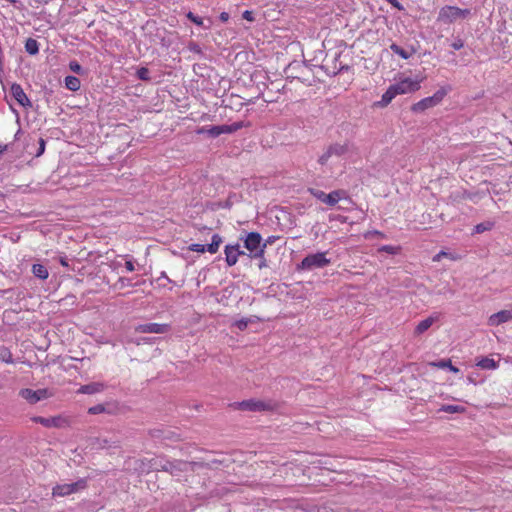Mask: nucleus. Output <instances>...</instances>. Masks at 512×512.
Returning a JSON list of instances; mask_svg holds the SVG:
<instances>
[{"label":"nucleus","instance_id":"nucleus-1","mask_svg":"<svg viewBox=\"0 0 512 512\" xmlns=\"http://www.w3.org/2000/svg\"><path fill=\"white\" fill-rule=\"evenodd\" d=\"M349 150L348 143H332L323 149L318 157V164L321 166H329L334 158H340Z\"/></svg>","mask_w":512,"mask_h":512},{"label":"nucleus","instance_id":"nucleus-2","mask_svg":"<svg viewBox=\"0 0 512 512\" xmlns=\"http://www.w3.org/2000/svg\"><path fill=\"white\" fill-rule=\"evenodd\" d=\"M151 466L156 471H164L170 473L172 476H180L181 473L185 472L186 463L184 460L180 459L170 461L164 458H158L152 460Z\"/></svg>","mask_w":512,"mask_h":512},{"label":"nucleus","instance_id":"nucleus-3","mask_svg":"<svg viewBox=\"0 0 512 512\" xmlns=\"http://www.w3.org/2000/svg\"><path fill=\"white\" fill-rule=\"evenodd\" d=\"M244 246L251 252L250 257L262 258L265 252L266 243L262 244V237L258 232H250L244 239Z\"/></svg>","mask_w":512,"mask_h":512},{"label":"nucleus","instance_id":"nucleus-4","mask_svg":"<svg viewBox=\"0 0 512 512\" xmlns=\"http://www.w3.org/2000/svg\"><path fill=\"white\" fill-rule=\"evenodd\" d=\"M309 192L319 201L327 204L328 206H335L339 200L346 197L347 193L345 190L338 189L326 194L322 190L310 188Z\"/></svg>","mask_w":512,"mask_h":512},{"label":"nucleus","instance_id":"nucleus-5","mask_svg":"<svg viewBox=\"0 0 512 512\" xmlns=\"http://www.w3.org/2000/svg\"><path fill=\"white\" fill-rule=\"evenodd\" d=\"M85 487V479H80L74 483L57 484L52 489V495L54 497H64L83 490Z\"/></svg>","mask_w":512,"mask_h":512},{"label":"nucleus","instance_id":"nucleus-6","mask_svg":"<svg viewBox=\"0 0 512 512\" xmlns=\"http://www.w3.org/2000/svg\"><path fill=\"white\" fill-rule=\"evenodd\" d=\"M471 14L469 9H461L454 6H445L439 12V19L444 22H453L457 19H465Z\"/></svg>","mask_w":512,"mask_h":512},{"label":"nucleus","instance_id":"nucleus-7","mask_svg":"<svg viewBox=\"0 0 512 512\" xmlns=\"http://www.w3.org/2000/svg\"><path fill=\"white\" fill-rule=\"evenodd\" d=\"M330 264V260L326 258L325 252H318L307 255L301 262L300 267L305 270L314 268H322Z\"/></svg>","mask_w":512,"mask_h":512},{"label":"nucleus","instance_id":"nucleus-8","mask_svg":"<svg viewBox=\"0 0 512 512\" xmlns=\"http://www.w3.org/2000/svg\"><path fill=\"white\" fill-rule=\"evenodd\" d=\"M445 96L443 90H438L433 96L426 97L419 102L413 104L411 110L415 113H422L428 108H432L439 104Z\"/></svg>","mask_w":512,"mask_h":512},{"label":"nucleus","instance_id":"nucleus-9","mask_svg":"<svg viewBox=\"0 0 512 512\" xmlns=\"http://www.w3.org/2000/svg\"><path fill=\"white\" fill-rule=\"evenodd\" d=\"M19 396L25 399L30 404H36L37 402L47 399L52 396L48 389L32 390L24 388L19 391Z\"/></svg>","mask_w":512,"mask_h":512},{"label":"nucleus","instance_id":"nucleus-10","mask_svg":"<svg viewBox=\"0 0 512 512\" xmlns=\"http://www.w3.org/2000/svg\"><path fill=\"white\" fill-rule=\"evenodd\" d=\"M244 126L243 122H234L230 125L224 124V125H218V126H211L208 130V136L212 138H216L220 136L221 134H231L239 129H241Z\"/></svg>","mask_w":512,"mask_h":512},{"label":"nucleus","instance_id":"nucleus-11","mask_svg":"<svg viewBox=\"0 0 512 512\" xmlns=\"http://www.w3.org/2000/svg\"><path fill=\"white\" fill-rule=\"evenodd\" d=\"M394 90L398 94H407L412 93L420 89V82L417 80H412L410 78H406L394 85H392Z\"/></svg>","mask_w":512,"mask_h":512},{"label":"nucleus","instance_id":"nucleus-12","mask_svg":"<svg viewBox=\"0 0 512 512\" xmlns=\"http://www.w3.org/2000/svg\"><path fill=\"white\" fill-rule=\"evenodd\" d=\"M170 329L169 324L147 323L138 325L135 330L139 333L164 334Z\"/></svg>","mask_w":512,"mask_h":512},{"label":"nucleus","instance_id":"nucleus-13","mask_svg":"<svg viewBox=\"0 0 512 512\" xmlns=\"http://www.w3.org/2000/svg\"><path fill=\"white\" fill-rule=\"evenodd\" d=\"M10 92H11V95L13 96V98L21 106H23V107H30L32 105L31 101L29 100V98L27 97V95L25 94L24 90L22 89V87L19 84L13 83L11 85Z\"/></svg>","mask_w":512,"mask_h":512},{"label":"nucleus","instance_id":"nucleus-14","mask_svg":"<svg viewBox=\"0 0 512 512\" xmlns=\"http://www.w3.org/2000/svg\"><path fill=\"white\" fill-rule=\"evenodd\" d=\"M32 421L35 423H39L46 428H51V427L60 428L66 422L61 416H55V417H49V418H45V417H41V416H34V417H32Z\"/></svg>","mask_w":512,"mask_h":512},{"label":"nucleus","instance_id":"nucleus-15","mask_svg":"<svg viewBox=\"0 0 512 512\" xmlns=\"http://www.w3.org/2000/svg\"><path fill=\"white\" fill-rule=\"evenodd\" d=\"M512 320V309L511 310H501L497 313L492 314L488 318L489 326H498L502 323L508 322Z\"/></svg>","mask_w":512,"mask_h":512},{"label":"nucleus","instance_id":"nucleus-16","mask_svg":"<svg viewBox=\"0 0 512 512\" xmlns=\"http://www.w3.org/2000/svg\"><path fill=\"white\" fill-rule=\"evenodd\" d=\"M239 408L246 411H264L270 408L268 404L259 400H246L239 403Z\"/></svg>","mask_w":512,"mask_h":512},{"label":"nucleus","instance_id":"nucleus-17","mask_svg":"<svg viewBox=\"0 0 512 512\" xmlns=\"http://www.w3.org/2000/svg\"><path fill=\"white\" fill-rule=\"evenodd\" d=\"M225 260L228 266H233L237 263L239 257V244L225 246Z\"/></svg>","mask_w":512,"mask_h":512},{"label":"nucleus","instance_id":"nucleus-18","mask_svg":"<svg viewBox=\"0 0 512 512\" xmlns=\"http://www.w3.org/2000/svg\"><path fill=\"white\" fill-rule=\"evenodd\" d=\"M93 446L99 449H116L120 447V441L99 437L94 440Z\"/></svg>","mask_w":512,"mask_h":512},{"label":"nucleus","instance_id":"nucleus-19","mask_svg":"<svg viewBox=\"0 0 512 512\" xmlns=\"http://www.w3.org/2000/svg\"><path fill=\"white\" fill-rule=\"evenodd\" d=\"M104 389H105V385L103 383L92 382V383H89L86 385H82L79 388L78 393L91 395V394L102 392Z\"/></svg>","mask_w":512,"mask_h":512},{"label":"nucleus","instance_id":"nucleus-20","mask_svg":"<svg viewBox=\"0 0 512 512\" xmlns=\"http://www.w3.org/2000/svg\"><path fill=\"white\" fill-rule=\"evenodd\" d=\"M438 318H439L438 315H435V316L432 315V316H429L428 318L420 321L414 330V334L420 335V334L424 333L433 325L434 322H436L438 320Z\"/></svg>","mask_w":512,"mask_h":512},{"label":"nucleus","instance_id":"nucleus-21","mask_svg":"<svg viewBox=\"0 0 512 512\" xmlns=\"http://www.w3.org/2000/svg\"><path fill=\"white\" fill-rule=\"evenodd\" d=\"M301 469L293 464H285L278 469L279 475L287 479L289 483L292 482L291 476L295 475V472H300Z\"/></svg>","mask_w":512,"mask_h":512},{"label":"nucleus","instance_id":"nucleus-22","mask_svg":"<svg viewBox=\"0 0 512 512\" xmlns=\"http://www.w3.org/2000/svg\"><path fill=\"white\" fill-rule=\"evenodd\" d=\"M390 49L395 54L399 55L401 58H403L405 60L409 59L415 53V50L413 48H411L410 50H406L395 43H392L390 45Z\"/></svg>","mask_w":512,"mask_h":512},{"label":"nucleus","instance_id":"nucleus-23","mask_svg":"<svg viewBox=\"0 0 512 512\" xmlns=\"http://www.w3.org/2000/svg\"><path fill=\"white\" fill-rule=\"evenodd\" d=\"M32 273L34 274L35 277L42 280L47 279L49 276L47 268L41 264H34L32 266Z\"/></svg>","mask_w":512,"mask_h":512},{"label":"nucleus","instance_id":"nucleus-24","mask_svg":"<svg viewBox=\"0 0 512 512\" xmlns=\"http://www.w3.org/2000/svg\"><path fill=\"white\" fill-rule=\"evenodd\" d=\"M81 82L79 78L75 76H67L65 78V86L70 91H77L80 89Z\"/></svg>","mask_w":512,"mask_h":512},{"label":"nucleus","instance_id":"nucleus-25","mask_svg":"<svg viewBox=\"0 0 512 512\" xmlns=\"http://www.w3.org/2000/svg\"><path fill=\"white\" fill-rule=\"evenodd\" d=\"M397 95L396 91L394 90L393 86L391 85L387 91L383 94L381 101L379 104L381 106H387L392 99Z\"/></svg>","mask_w":512,"mask_h":512},{"label":"nucleus","instance_id":"nucleus-26","mask_svg":"<svg viewBox=\"0 0 512 512\" xmlns=\"http://www.w3.org/2000/svg\"><path fill=\"white\" fill-rule=\"evenodd\" d=\"M25 50L30 55H36L39 52L38 42L33 38H28L25 43Z\"/></svg>","mask_w":512,"mask_h":512},{"label":"nucleus","instance_id":"nucleus-27","mask_svg":"<svg viewBox=\"0 0 512 512\" xmlns=\"http://www.w3.org/2000/svg\"><path fill=\"white\" fill-rule=\"evenodd\" d=\"M439 411L446 413H464L466 411L464 406L460 405H443Z\"/></svg>","mask_w":512,"mask_h":512},{"label":"nucleus","instance_id":"nucleus-28","mask_svg":"<svg viewBox=\"0 0 512 512\" xmlns=\"http://www.w3.org/2000/svg\"><path fill=\"white\" fill-rule=\"evenodd\" d=\"M187 18L189 20H191L194 24L198 25V26H202L204 27L205 29H210L211 28V25H212V21L209 19V24L208 25H204V22L202 20V18H200L199 16H196L194 13L192 12H188L187 13Z\"/></svg>","mask_w":512,"mask_h":512},{"label":"nucleus","instance_id":"nucleus-29","mask_svg":"<svg viewBox=\"0 0 512 512\" xmlns=\"http://www.w3.org/2000/svg\"><path fill=\"white\" fill-rule=\"evenodd\" d=\"M185 472L192 471L194 472L197 469L200 468H206V462L203 461H185Z\"/></svg>","mask_w":512,"mask_h":512},{"label":"nucleus","instance_id":"nucleus-30","mask_svg":"<svg viewBox=\"0 0 512 512\" xmlns=\"http://www.w3.org/2000/svg\"><path fill=\"white\" fill-rule=\"evenodd\" d=\"M477 366L482 369H495L497 367V363L491 358L484 357L477 363Z\"/></svg>","mask_w":512,"mask_h":512},{"label":"nucleus","instance_id":"nucleus-31","mask_svg":"<svg viewBox=\"0 0 512 512\" xmlns=\"http://www.w3.org/2000/svg\"><path fill=\"white\" fill-rule=\"evenodd\" d=\"M0 361L5 363H13V358L10 350L4 346H0Z\"/></svg>","mask_w":512,"mask_h":512},{"label":"nucleus","instance_id":"nucleus-32","mask_svg":"<svg viewBox=\"0 0 512 512\" xmlns=\"http://www.w3.org/2000/svg\"><path fill=\"white\" fill-rule=\"evenodd\" d=\"M493 227V223L492 222H483V223H479L475 226L474 228V233H483L485 231H489L491 230Z\"/></svg>","mask_w":512,"mask_h":512},{"label":"nucleus","instance_id":"nucleus-33","mask_svg":"<svg viewBox=\"0 0 512 512\" xmlns=\"http://www.w3.org/2000/svg\"><path fill=\"white\" fill-rule=\"evenodd\" d=\"M137 77L142 81H150V71L146 67H141L137 70Z\"/></svg>","mask_w":512,"mask_h":512},{"label":"nucleus","instance_id":"nucleus-34","mask_svg":"<svg viewBox=\"0 0 512 512\" xmlns=\"http://www.w3.org/2000/svg\"><path fill=\"white\" fill-rule=\"evenodd\" d=\"M105 406L103 404H97L93 407H90L88 409V413L89 414H92V415H96V414H100V413H103L105 412Z\"/></svg>","mask_w":512,"mask_h":512},{"label":"nucleus","instance_id":"nucleus-35","mask_svg":"<svg viewBox=\"0 0 512 512\" xmlns=\"http://www.w3.org/2000/svg\"><path fill=\"white\" fill-rule=\"evenodd\" d=\"M69 68L71 71H73L76 74H82L83 68L77 61H71L69 63Z\"/></svg>","mask_w":512,"mask_h":512},{"label":"nucleus","instance_id":"nucleus-36","mask_svg":"<svg viewBox=\"0 0 512 512\" xmlns=\"http://www.w3.org/2000/svg\"><path fill=\"white\" fill-rule=\"evenodd\" d=\"M163 439L174 440V441L180 440L179 435H177L176 433H174L170 430H164Z\"/></svg>","mask_w":512,"mask_h":512},{"label":"nucleus","instance_id":"nucleus-37","mask_svg":"<svg viewBox=\"0 0 512 512\" xmlns=\"http://www.w3.org/2000/svg\"><path fill=\"white\" fill-rule=\"evenodd\" d=\"M188 249L190 251H194V252H200V253H204L206 251V246L203 245V244H191Z\"/></svg>","mask_w":512,"mask_h":512},{"label":"nucleus","instance_id":"nucleus-38","mask_svg":"<svg viewBox=\"0 0 512 512\" xmlns=\"http://www.w3.org/2000/svg\"><path fill=\"white\" fill-rule=\"evenodd\" d=\"M188 49L191 51V52H194V53H197V54H202V49L201 47L199 46V44H197L196 42H190L188 44Z\"/></svg>","mask_w":512,"mask_h":512},{"label":"nucleus","instance_id":"nucleus-39","mask_svg":"<svg viewBox=\"0 0 512 512\" xmlns=\"http://www.w3.org/2000/svg\"><path fill=\"white\" fill-rule=\"evenodd\" d=\"M398 247H394V246H390V245H385V246H382L379 251H384V252H387L389 254H396L397 251H398Z\"/></svg>","mask_w":512,"mask_h":512},{"label":"nucleus","instance_id":"nucleus-40","mask_svg":"<svg viewBox=\"0 0 512 512\" xmlns=\"http://www.w3.org/2000/svg\"><path fill=\"white\" fill-rule=\"evenodd\" d=\"M450 363H451L450 360H441L439 362H432V363H430V365L438 367V368H448Z\"/></svg>","mask_w":512,"mask_h":512},{"label":"nucleus","instance_id":"nucleus-41","mask_svg":"<svg viewBox=\"0 0 512 512\" xmlns=\"http://www.w3.org/2000/svg\"><path fill=\"white\" fill-rule=\"evenodd\" d=\"M223 461L219 459H213L209 462H206V469L216 468L218 465L222 464Z\"/></svg>","mask_w":512,"mask_h":512},{"label":"nucleus","instance_id":"nucleus-42","mask_svg":"<svg viewBox=\"0 0 512 512\" xmlns=\"http://www.w3.org/2000/svg\"><path fill=\"white\" fill-rule=\"evenodd\" d=\"M249 320L248 319H241V320H238L235 325L240 329V330H245L249 324Z\"/></svg>","mask_w":512,"mask_h":512},{"label":"nucleus","instance_id":"nucleus-43","mask_svg":"<svg viewBox=\"0 0 512 512\" xmlns=\"http://www.w3.org/2000/svg\"><path fill=\"white\" fill-rule=\"evenodd\" d=\"M44 151H45V140L43 138H40L39 139V148L36 153V157L41 156L44 153Z\"/></svg>","mask_w":512,"mask_h":512},{"label":"nucleus","instance_id":"nucleus-44","mask_svg":"<svg viewBox=\"0 0 512 512\" xmlns=\"http://www.w3.org/2000/svg\"><path fill=\"white\" fill-rule=\"evenodd\" d=\"M164 430L154 429L151 431V436L158 439H163Z\"/></svg>","mask_w":512,"mask_h":512},{"label":"nucleus","instance_id":"nucleus-45","mask_svg":"<svg viewBox=\"0 0 512 512\" xmlns=\"http://www.w3.org/2000/svg\"><path fill=\"white\" fill-rule=\"evenodd\" d=\"M242 17L247 21H251V22L254 21V16H253L252 11H249V10L244 11L242 14Z\"/></svg>","mask_w":512,"mask_h":512},{"label":"nucleus","instance_id":"nucleus-46","mask_svg":"<svg viewBox=\"0 0 512 512\" xmlns=\"http://www.w3.org/2000/svg\"><path fill=\"white\" fill-rule=\"evenodd\" d=\"M218 249L219 247L212 242L206 246V251H208L211 254L216 253Z\"/></svg>","mask_w":512,"mask_h":512},{"label":"nucleus","instance_id":"nucleus-47","mask_svg":"<svg viewBox=\"0 0 512 512\" xmlns=\"http://www.w3.org/2000/svg\"><path fill=\"white\" fill-rule=\"evenodd\" d=\"M464 46V43L461 39H457L455 40L452 44H451V47L455 50H459L461 49L462 47Z\"/></svg>","mask_w":512,"mask_h":512},{"label":"nucleus","instance_id":"nucleus-48","mask_svg":"<svg viewBox=\"0 0 512 512\" xmlns=\"http://www.w3.org/2000/svg\"><path fill=\"white\" fill-rule=\"evenodd\" d=\"M212 243H214L215 245H217L218 247H220L221 243H222V237L218 234H214L212 236Z\"/></svg>","mask_w":512,"mask_h":512},{"label":"nucleus","instance_id":"nucleus-49","mask_svg":"<svg viewBox=\"0 0 512 512\" xmlns=\"http://www.w3.org/2000/svg\"><path fill=\"white\" fill-rule=\"evenodd\" d=\"M447 256V253L444 251H440L438 254H436L433 258L434 261H440L442 257Z\"/></svg>","mask_w":512,"mask_h":512},{"label":"nucleus","instance_id":"nucleus-50","mask_svg":"<svg viewBox=\"0 0 512 512\" xmlns=\"http://www.w3.org/2000/svg\"><path fill=\"white\" fill-rule=\"evenodd\" d=\"M219 19L222 22H227L229 19V14L227 12H222V13H220Z\"/></svg>","mask_w":512,"mask_h":512},{"label":"nucleus","instance_id":"nucleus-51","mask_svg":"<svg viewBox=\"0 0 512 512\" xmlns=\"http://www.w3.org/2000/svg\"><path fill=\"white\" fill-rule=\"evenodd\" d=\"M125 267L128 271H134L135 267L132 261H126Z\"/></svg>","mask_w":512,"mask_h":512},{"label":"nucleus","instance_id":"nucleus-52","mask_svg":"<svg viewBox=\"0 0 512 512\" xmlns=\"http://www.w3.org/2000/svg\"><path fill=\"white\" fill-rule=\"evenodd\" d=\"M260 259L261 260H260V263L258 264V267H259V269H262L267 266V262H266V259L264 258V255Z\"/></svg>","mask_w":512,"mask_h":512},{"label":"nucleus","instance_id":"nucleus-53","mask_svg":"<svg viewBox=\"0 0 512 512\" xmlns=\"http://www.w3.org/2000/svg\"><path fill=\"white\" fill-rule=\"evenodd\" d=\"M209 127H201L197 130V134H207L208 135Z\"/></svg>","mask_w":512,"mask_h":512},{"label":"nucleus","instance_id":"nucleus-54","mask_svg":"<svg viewBox=\"0 0 512 512\" xmlns=\"http://www.w3.org/2000/svg\"><path fill=\"white\" fill-rule=\"evenodd\" d=\"M370 235H375V236H383V234L379 231H371V232H368L365 237L368 238Z\"/></svg>","mask_w":512,"mask_h":512},{"label":"nucleus","instance_id":"nucleus-55","mask_svg":"<svg viewBox=\"0 0 512 512\" xmlns=\"http://www.w3.org/2000/svg\"><path fill=\"white\" fill-rule=\"evenodd\" d=\"M448 368L450 369V371H452L454 373H457L459 371L458 368H456L455 366L452 365V363H450Z\"/></svg>","mask_w":512,"mask_h":512},{"label":"nucleus","instance_id":"nucleus-56","mask_svg":"<svg viewBox=\"0 0 512 512\" xmlns=\"http://www.w3.org/2000/svg\"><path fill=\"white\" fill-rule=\"evenodd\" d=\"M60 263H61L62 266L68 267V262H67V260L65 258H61L60 259Z\"/></svg>","mask_w":512,"mask_h":512},{"label":"nucleus","instance_id":"nucleus-57","mask_svg":"<svg viewBox=\"0 0 512 512\" xmlns=\"http://www.w3.org/2000/svg\"><path fill=\"white\" fill-rule=\"evenodd\" d=\"M7 149V145L0 144V155Z\"/></svg>","mask_w":512,"mask_h":512},{"label":"nucleus","instance_id":"nucleus-58","mask_svg":"<svg viewBox=\"0 0 512 512\" xmlns=\"http://www.w3.org/2000/svg\"><path fill=\"white\" fill-rule=\"evenodd\" d=\"M240 255H245V252L239 249V256Z\"/></svg>","mask_w":512,"mask_h":512},{"label":"nucleus","instance_id":"nucleus-59","mask_svg":"<svg viewBox=\"0 0 512 512\" xmlns=\"http://www.w3.org/2000/svg\"><path fill=\"white\" fill-rule=\"evenodd\" d=\"M161 277L167 278L165 272H162Z\"/></svg>","mask_w":512,"mask_h":512}]
</instances>
